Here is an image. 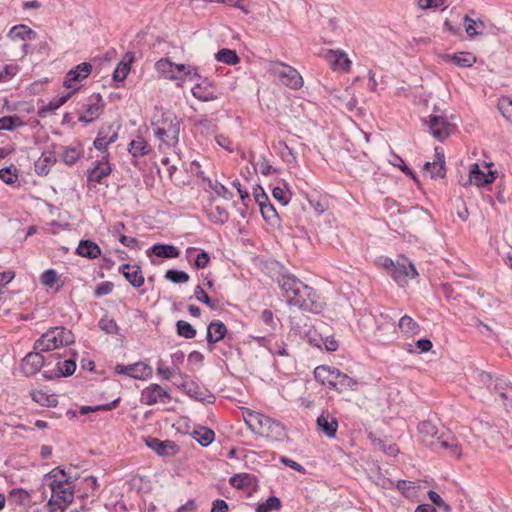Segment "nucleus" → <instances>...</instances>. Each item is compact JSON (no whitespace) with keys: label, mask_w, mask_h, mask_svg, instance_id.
I'll use <instances>...</instances> for the list:
<instances>
[{"label":"nucleus","mask_w":512,"mask_h":512,"mask_svg":"<svg viewBox=\"0 0 512 512\" xmlns=\"http://www.w3.org/2000/svg\"><path fill=\"white\" fill-rule=\"evenodd\" d=\"M46 365V360L40 351L28 353L22 361L23 372L27 376L35 375Z\"/></svg>","instance_id":"18"},{"label":"nucleus","mask_w":512,"mask_h":512,"mask_svg":"<svg viewBox=\"0 0 512 512\" xmlns=\"http://www.w3.org/2000/svg\"><path fill=\"white\" fill-rule=\"evenodd\" d=\"M463 21L465 24V31L470 38L483 34V30L485 28L483 21H476L470 18L468 15L464 16Z\"/></svg>","instance_id":"42"},{"label":"nucleus","mask_w":512,"mask_h":512,"mask_svg":"<svg viewBox=\"0 0 512 512\" xmlns=\"http://www.w3.org/2000/svg\"><path fill=\"white\" fill-rule=\"evenodd\" d=\"M92 72V65L89 62H83L76 67L69 70L65 76L64 86L68 89H73L75 92L79 89L77 83L86 79Z\"/></svg>","instance_id":"10"},{"label":"nucleus","mask_w":512,"mask_h":512,"mask_svg":"<svg viewBox=\"0 0 512 512\" xmlns=\"http://www.w3.org/2000/svg\"><path fill=\"white\" fill-rule=\"evenodd\" d=\"M0 179L6 184H13L18 179V174L12 172L10 167H4L0 169Z\"/></svg>","instance_id":"62"},{"label":"nucleus","mask_w":512,"mask_h":512,"mask_svg":"<svg viewBox=\"0 0 512 512\" xmlns=\"http://www.w3.org/2000/svg\"><path fill=\"white\" fill-rule=\"evenodd\" d=\"M134 60V54L127 52L124 57V61H121L113 72V79L115 81H123L126 79L130 71V63Z\"/></svg>","instance_id":"38"},{"label":"nucleus","mask_w":512,"mask_h":512,"mask_svg":"<svg viewBox=\"0 0 512 512\" xmlns=\"http://www.w3.org/2000/svg\"><path fill=\"white\" fill-rule=\"evenodd\" d=\"M317 427L322 431L328 438H334L337 433L338 421L330 414H321L317 418Z\"/></svg>","instance_id":"23"},{"label":"nucleus","mask_w":512,"mask_h":512,"mask_svg":"<svg viewBox=\"0 0 512 512\" xmlns=\"http://www.w3.org/2000/svg\"><path fill=\"white\" fill-rule=\"evenodd\" d=\"M232 487L238 490L254 489L257 486L256 476L249 473L235 474L229 480Z\"/></svg>","instance_id":"29"},{"label":"nucleus","mask_w":512,"mask_h":512,"mask_svg":"<svg viewBox=\"0 0 512 512\" xmlns=\"http://www.w3.org/2000/svg\"><path fill=\"white\" fill-rule=\"evenodd\" d=\"M427 125L430 133L440 141L449 137L454 130V125L443 116L430 115Z\"/></svg>","instance_id":"9"},{"label":"nucleus","mask_w":512,"mask_h":512,"mask_svg":"<svg viewBox=\"0 0 512 512\" xmlns=\"http://www.w3.org/2000/svg\"><path fill=\"white\" fill-rule=\"evenodd\" d=\"M395 333L396 328L394 323L385 321L383 323L377 324L374 335L377 338L378 342L386 344L394 340Z\"/></svg>","instance_id":"26"},{"label":"nucleus","mask_w":512,"mask_h":512,"mask_svg":"<svg viewBox=\"0 0 512 512\" xmlns=\"http://www.w3.org/2000/svg\"><path fill=\"white\" fill-rule=\"evenodd\" d=\"M498 108L502 115L512 123V100L509 97L499 99Z\"/></svg>","instance_id":"57"},{"label":"nucleus","mask_w":512,"mask_h":512,"mask_svg":"<svg viewBox=\"0 0 512 512\" xmlns=\"http://www.w3.org/2000/svg\"><path fill=\"white\" fill-rule=\"evenodd\" d=\"M253 196L255 199V202L259 205V207H262V205H265L266 203H269V197L264 191V189L260 185H255L253 187Z\"/></svg>","instance_id":"60"},{"label":"nucleus","mask_w":512,"mask_h":512,"mask_svg":"<svg viewBox=\"0 0 512 512\" xmlns=\"http://www.w3.org/2000/svg\"><path fill=\"white\" fill-rule=\"evenodd\" d=\"M253 196L255 199V202L259 205V207H262V205H265L266 203H269V197L264 191V189L260 185H255L253 187Z\"/></svg>","instance_id":"61"},{"label":"nucleus","mask_w":512,"mask_h":512,"mask_svg":"<svg viewBox=\"0 0 512 512\" xmlns=\"http://www.w3.org/2000/svg\"><path fill=\"white\" fill-rule=\"evenodd\" d=\"M73 92L68 93L66 96L59 97L49 102L48 105L39 109L38 114L45 117L48 112H53L62 106L72 95Z\"/></svg>","instance_id":"50"},{"label":"nucleus","mask_w":512,"mask_h":512,"mask_svg":"<svg viewBox=\"0 0 512 512\" xmlns=\"http://www.w3.org/2000/svg\"><path fill=\"white\" fill-rule=\"evenodd\" d=\"M194 297L199 302L206 304L212 310H217L219 308L218 303L212 300L200 285L195 287Z\"/></svg>","instance_id":"54"},{"label":"nucleus","mask_w":512,"mask_h":512,"mask_svg":"<svg viewBox=\"0 0 512 512\" xmlns=\"http://www.w3.org/2000/svg\"><path fill=\"white\" fill-rule=\"evenodd\" d=\"M152 253L161 258H177L180 255L179 249L174 245L155 244L151 247Z\"/></svg>","instance_id":"39"},{"label":"nucleus","mask_w":512,"mask_h":512,"mask_svg":"<svg viewBox=\"0 0 512 512\" xmlns=\"http://www.w3.org/2000/svg\"><path fill=\"white\" fill-rule=\"evenodd\" d=\"M119 272L134 288H139L144 284V275L138 265L123 264L119 267Z\"/></svg>","instance_id":"21"},{"label":"nucleus","mask_w":512,"mask_h":512,"mask_svg":"<svg viewBox=\"0 0 512 512\" xmlns=\"http://www.w3.org/2000/svg\"><path fill=\"white\" fill-rule=\"evenodd\" d=\"M215 58L217 61L229 64V65H234L239 62V57H238L237 53L234 50L227 49V48H223V49L219 50L216 53Z\"/></svg>","instance_id":"49"},{"label":"nucleus","mask_w":512,"mask_h":512,"mask_svg":"<svg viewBox=\"0 0 512 512\" xmlns=\"http://www.w3.org/2000/svg\"><path fill=\"white\" fill-rule=\"evenodd\" d=\"M176 65L168 58H162L155 63L156 71L166 79L182 80V77L176 72Z\"/></svg>","instance_id":"25"},{"label":"nucleus","mask_w":512,"mask_h":512,"mask_svg":"<svg viewBox=\"0 0 512 512\" xmlns=\"http://www.w3.org/2000/svg\"><path fill=\"white\" fill-rule=\"evenodd\" d=\"M8 36L12 40L32 41L37 38V33L27 25L20 24L13 26Z\"/></svg>","instance_id":"31"},{"label":"nucleus","mask_w":512,"mask_h":512,"mask_svg":"<svg viewBox=\"0 0 512 512\" xmlns=\"http://www.w3.org/2000/svg\"><path fill=\"white\" fill-rule=\"evenodd\" d=\"M53 497H56L57 500H53L51 498L48 501V506H53L58 504V501H61L64 503L63 506L59 505V509L61 511H64L66 507L73 502L74 495H73V488L72 480L71 478H65V479H54L52 480L50 484Z\"/></svg>","instance_id":"5"},{"label":"nucleus","mask_w":512,"mask_h":512,"mask_svg":"<svg viewBox=\"0 0 512 512\" xmlns=\"http://www.w3.org/2000/svg\"><path fill=\"white\" fill-rule=\"evenodd\" d=\"M197 68L192 66V65H188V64H177L176 65V72L183 78V76H187L189 77L190 79H193V78H196V77H200L197 73Z\"/></svg>","instance_id":"58"},{"label":"nucleus","mask_w":512,"mask_h":512,"mask_svg":"<svg viewBox=\"0 0 512 512\" xmlns=\"http://www.w3.org/2000/svg\"><path fill=\"white\" fill-rule=\"evenodd\" d=\"M259 435L280 441L284 439L286 432L284 425L280 421L267 416L264 423H262Z\"/></svg>","instance_id":"17"},{"label":"nucleus","mask_w":512,"mask_h":512,"mask_svg":"<svg viewBox=\"0 0 512 512\" xmlns=\"http://www.w3.org/2000/svg\"><path fill=\"white\" fill-rule=\"evenodd\" d=\"M324 57L332 70L344 72L349 71L351 61L344 51L329 49L326 51Z\"/></svg>","instance_id":"15"},{"label":"nucleus","mask_w":512,"mask_h":512,"mask_svg":"<svg viewBox=\"0 0 512 512\" xmlns=\"http://www.w3.org/2000/svg\"><path fill=\"white\" fill-rule=\"evenodd\" d=\"M192 436L201 446L206 447L213 442L215 433L210 428L200 427L193 431Z\"/></svg>","instance_id":"43"},{"label":"nucleus","mask_w":512,"mask_h":512,"mask_svg":"<svg viewBox=\"0 0 512 512\" xmlns=\"http://www.w3.org/2000/svg\"><path fill=\"white\" fill-rule=\"evenodd\" d=\"M82 154L83 149L80 145L68 146L64 148L61 158L66 165L72 166L81 158Z\"/></svg>","instance_id":"41"},{"label":"nucleus","mask_w":512,"mask_h":512,"mask_svg":"<svg viewBox=\"0 0 512 512\" xmlns=\"http://www.w3.org/2000/svg\"><path fill=\"white\" fill-rule=\"evenodd\" d=\"M31 397L34 402L47 407L54 406L57 402L53 395H48L47 393L41 390L33 391L31 393Z\"/></svg>","instance_id":"53"},{"label":"nucleus","mask_w":512,"mask_h":512,"mask_svg":"<svg viewBox=\"0 0 512 512\" xmlns=\"http://www.w3.org/2000/svg\"><path fill=\"white\" fill-rule=\"evenodd\" d=\"M314 377L322 385L340 393L347 390H355L358 385V381L356 379L343 373L338 368L326 365L316 367L314 369Z\"/></svg>","instance_id":"2"},{"label":"nucleus","mask_w":512,"mask_h":512,"mask_svg":"<svg viewBox=\"0 0 512 512\" xmlns=\"http://www.w3.org/2000/svg\"><path fill=\"white\" fill-rule=\"evenodd\" d=\"M118 139V131L113 128V125L103 126L99 129L97 137L93 142V146L101 152H107L110 144Z\"/></svg>","instance_id":"13"},{"label":"nucleus","mask_w":512,"mask_h":512,"mask_svg":"<svg viewBox=\"0 0 512 512\" xmlns=\"http://www.w3.org/2000/svg\"><path fill=\"white\" fill-rule=\"evenodd\" d=\"M74 342L73 333L65 327H54L44 333L34 344V349L48 352Z\"/></svg>","instance_id":"4"},{"label":"nucleus","mask_w":512,"mask_h":512,"mask_svg":"<svg viewBox=\"0 0 512 512\" xmlns=\"http://www.w3.org/2000/svg\"><path fill=\"white\" fill-rule=\"evenodd\" d=\"M99 328L104 331L106 334L117 335L119 334V326L116 323L115 319L108 317L107 315L103 316L98 322Z\"/></svg>","instance_id":"47"},{"label":"nucleus","mask_w":512,"mask_h":512,"mask_svg":"<svg viewBox=\"0 0 512 512\" xmlns=\"http://www.w3.org/2000/svg\"><path fill=\"white\" fill-rule=\"evenodd\" d=\"M128 151L132 156L139 157L147 155L151 151V148L146 140L139 136L130 142Z\"/></svg>","instance_id":"40"},{"label":"nucleus","mask_w":512,"mask_h":512,"mask_svg":"<svg viewBox=\"0 0 512 512\" xmlns=\"http://www.w3.org/2000/svg\"><path fill=\"white\" fill-rule=\"evenodd\" d=\"M391 266V276L397 283H403L406 282L407 278V271L405 269V264H394L392 261H390Z\"/></svg>","instance_id":"55"},{"label":"nucleus","mask_w":512,"mask_h":512,"mask_svg":"<svg viewBox=\"0 0 512 512\" xmlns=\"http://www.w3.org/2000/svg\"><path fill=\"white\" fill-rule=\"evenodd\" d=\"M227 334L226 325L220 320H213L207 327L206 340L210 351L214 349V345L223 340Z\"/></svg>","instance_id":"19"},{"label":"nucleus","mask_w":512,"mask_h":512,"mask_svg":"<svg viewBox=\"0 0 512 512\" xmlns=\"http://www.w3.org/2000/svg\"><path fill=\"white\" fill-rule=\"evenodd\" d=\"M186 374H180L181 381L176 382L177 387L191 398L212 404L215 402V396L206 388L201 387L197 382L188 380Z\"/></svg>","instance_id":"7"},{"label":"nucleus","mask_w":512,"mask_h":512,"mask_svg":"<svg viewBox=\"0 0 512 512\" xmlns=\"http://www.w3.org/2000/svg\"><path fill=\"white\" fill-rule=\"evenodd\" d=\"M418 431L422 436V441L430 446L437 443L438 429L431 421H422L418 425Z\"/></svg>","instance_id":"27"},{"label":"nucleus","mask_w":512,"mask_h":512,"mask_svg":"<svg viewBox=\"0 0 512 512\" xmlns=\"http://www.w3.org/2000/svg\"><path fill=\"white\" fill-rule=\"evenodd\" d=\"M199 252L197 256L194 258V266L196 269H204L210 263V256L206 251L200 250L195 247H189L186 250V256L189 261L192 260L193 254Z\"/></svg>","instance_id":"37"},{"label":"nucleus","mask_w":512,"mask_h":512,"mask_svg":"<svg viewBox=\"0 0 512 512\" xmlns=\"http://www.w3.org/2000/svg\"><path fill=\"white\" fill-rule=\"evenodd\" d=\"M157 374L160 375L163 379L170 380L175 374H182L179 371V368L174 367H165L162 363H159L157 367Z\"/></svg>","instance_id":"59"},{"label":"nucleus","mask_w":512,"mask_h":512,"mask_svg":"<svg viewBox=\"0 0 512 512\" xmlns=\"http://www.w3.org/2000/svg\"><path fill=\"white\" fill-rule=\"evenodd\" d=\"M22 126H24V122L16 114L0 118V130L13 131Z\"/></svg>","instance_id":"44"},{"label":"nucleus","mask_w":512,"mask_h":512,"mask_svg":"<svg viewBox=\"0 0 512 512\" xmlns=\"http://www.w3.org/2000/svg\"><path fill=\"white\" fill-rule=\"evenodd\" d=\"M424 172H427L432 179L444 178L446 175L444 154L433 162H426Z\"/></svg>","instance_id":"34"},{"label":"nucleus","mask_w":512,"mask_h":512,"mask_svg":"<svg viewBox=\"0 0 512 512\" xmlns=\"http://www.w3.org/2000/svg\"><path fill=\"white\" fill-rule=\"evenodd\" d=\"M271 72L283 85L298 90L303 86V78L299 72L282 62H275L271 66Z\"/></svg>","instance_id":"6"},{"label":"nucleus","mask_w":512,"mask_h":512,"mask_svg":"<svg viewBox=\"0 0 512 512\" xmlns=\"http://www.w3.org/2000/svg\"><path fill=\"white\" fill-rule=\"evenodd\" d=\"M208 217L215 224H224L228 221L229 214L224 207L217 205L208 211Z\"/></svg>","instance_id":"45"},{"label":"nucleus","mask_w":512,"mask_h":512,"mask_svg":"<svg viewBox=\"0 0 512 512\" xmlns=\"http://www.w3.org/2000/svg\"><path fill=\"white\" fill-rule=\"evenodd\" d=\"M114 284L111 281L101 282L94 290V296L99 298L113 291Z\"/></svg>","instance_id":"63"},{"label":"nucleus","mask_w":512,"mask_h":512,"mask_svg":"<svg viewBox=\"0 0 512 512\" xmlns=\"http://www.w3.org/2000/svg\"><path fill=\"white\" fill-rule=\"evenodd\" d=\"M56 163V155L54 151H44L39 159L35 162V172L39 176H46L50 172V168Z\"/></svg>","instance_id":"24"},{"label":"nucleus","mask_w":512,"mask_h":512,"mask_svg":"<svg viewBox=\"0 0 512 512\" xmlns=\"http://www.w3.org/2000/svg\"><path fill=\"white\" fill-rule=\"evenodd\" d=\"M76 370V362L72 359L65 360L63 362H57V369L54 374H49L48 371H44L43 375L46 379H52L55 377H67L71 376Z\"/></svg>","instance_id":"33"},{"label":"nucleus","mask_w":512,"mask_h":512,"mask_svg":"<svg viewBox=\"0 0 512 512\" xmlns=\"http://www.w3.org/2000/svg\"><path fill=\"white\" fill-rule=\"evenodd\" d=\"M437 443L440 444V446L443 449H446L449 451V454L452 457H455L459 459L462 455V448L459 442L452 436L446 437L444 434H441L440 437H437Z\"/></svg>","instance_id":"35"},{"label":"nucleus","mask_w":512,"mask_h":512,"mask_svg":"<svg viewBox=\"0 0 512 512\" xmlns=\"http://www.w3.org/2000/svg\"><path fill=\"white\" fill-rule=\"evenodd\" d=\"M177 334L186 339H192L196 336V329L184 320H178L176 323Z\"/></svg>","instance_id":"52"},{"label":"nucleus","mask_w":512,"mask_h":512,"mask_svg":"<svg viewBox=\"0 0 512 512\" xmlns=\"http://www.w3.org/2000/svg\"><path fill=\"white\" fill-rule=\"evenodd\" d=\"M260 211L263 219L267 223L274 225L279 222V215L271 202L262 205V207H260Z\"/></svg>","instance_id":"48"},{"label":"nucleus","mask_w":512,"mask_h":512,"mask_svg":"<svg viewBox=\"0 0 512 512\" xmlns=\"http://www.w3.org/2000/svg\"><path fill=\"white\" fill-rule=\"evenodd\" d=\"M442 59L446 62H453L459 67H471L476 63V56L470 52H458L454 54H444Z\"/></svg>","instance_id":"28"},{"label":"nucleus","mask_w":512,"mask_h":512,"mask_svg":"<svg viewBox=\"0 0 512 512\" xmlns=\"http://www.w3.org/2000/svg\"><path fill=\"white\" fill-rule=\"evenodd\" d=\"M120 401H121V398L118 397L115 400H113L107 404L96 405V406H82V407H80L79 412L81 415H86L90 412H96V411H102V410L110 411V410L115 409L119 405Z\"/></svg>","instance_id":"46"},{"label":"nucleus","mask_w":512,"mask_h":512,"mask_svg":"<svg viewBox=\"0 0 512 512\" xmlns=\"http://www.w3.org/2000/svg\"><path fill=\"white\" fill-rule=\"evenodd\" d=\"M115 372L140 380H146L152 376V368L143 362H137L131 365L117 364Z\"/></svg>","instance_id":"11"},{"label":"nucleus","mask_w":512,"mask_h":512,"mask_svg":"<svg viewBox=\"0 0 512 512\" xmlns=\"http://www.w3.org/2000/svg\"><path fill=\"white\" fill-rule=\"evenodd\" d=\"M496 171L489 170L488 173L482 171L477 163L473 164L469 171L468 183H474L477 186H484L492 183L496 178Z\"/></svg>","instance_id":"22"},{"label":"nucleus","mask_w":512,"mask_h":512,"mask_svg":"<svg viewBox=\"0 0 512 512\" xmlns=\"http://www.w3.org/2000/svg\"><path fill=\"white\" fill-rule=\"evenodd\" d=\"M76 253L88 259H96L101 255L100 247L91 240H81Z\"/></svg>","instance_id":"32"},{"label":"nucleus","mask_w":512,"mask_h":512,"mask_svg":"<svg viewBox=\"0 0 512 512\" xmlns=\"http://www.w3.org/2000/svg\"><path fill=\"white\" fill-rule=\"evenodd\" d=\"M398 328L407 337L415 336L420 332L419 324L409 315L400 318Z\"/></svg>","instance_id":"36"},{"label":"nucleus","mask_w":512,"mask_h":512,"mask_svg":"<svg viewBox=\"0 0 512 512\" xmlns=\"http://www.w3.org/2000/svg\"><path fill=\"white\" fill-rule=\"evenodd\" d=\"M165 278L173 283H186L189 281V275L185 271L169 269L165 273Z\"/></svg>","instance_id":"56"},{"label":"nucleus","mask_w":512,"mask_h":512,"mask_svg":"<svg viewBox=\"0 0 512 512\" xmlns=\"http://www.w3.org/2000/svg\"><path fill=\"white\" fill-rule=\"evenodd\" d=\"M266 417V415L252 411L250 409H245V411H243V419L246 425L252 432L256 434L260 433L262 423H264Z\"/></svg>","instance_id":"30"},{"label":"nucleus","mask_w":512,"mask_h":512,"mask_svg":"<svg viewBox=\"0 0 512 512\" xmlns=\"http://www.w3.org/2000/svg\"><path fill=\"white\" fill-rule=\"evenodd\" d=\"M163 398L170 400V394L160 385L153 383L142 390L140 401L142 404L152 406L161 401Z\"/></svg>","instance_id":"14"},{"label":"nucleus","mask_w":512,"mask_h":512,"mask_svg":"<svg viewBox=\"0 0 512 512\" xmlns=\"http://www.w3.org/2000/svg\"><path fill=\"white\" fill-rule=\"evenodd\" d=\"M192 95L200 101L207 102L213 101L218 98L216 89L214 88L211 81L207 78L203 79L200 83H197L191 89Z\"/></svg>","instance_id":"20"},{"label":"nucleus","mask_w":512,"mask_h":512,"mask_svg":"<svg viewBox=\"0 0 512 512\" xmlns=\"http://www.w3.org/2000/svg\"><path fill=\"white\" fill-rule=\"evenodd\" d=\"M278 284L287 303L307 312L320 313L324 303L316 291L300 281L296 276L283 274L278 278Z\"/></svg>","instance_id":"1"},{"label":"nucleus","mask_w":512,"mask_h":512,"mask_svg":"<svg viewBox=\"0 0 512 512\" xmlns=\"http://www.w3.org/2000/svg\"><path fill=\"white\" fill-rule=\"evenodd\" d=\"M58 280L57 272L53 269L46 270L41 275V281L48 287H53Z\"/></svg>","instance_id":"64"},{"label":"nucleus","mask_w":512,"mask_h":512,"mask_svg":"<svg viewBox=\"0 0 512 512\" xmlns=\"http://www.w3.org/2000/svg\"><path fill=\"white\" fill-rule=\"evenodd\" d=\"M281 501L276 496H270L262 503H259L256 507V512H271L272 510H280Z\"/></svg>","instance_id":"51"},{"label":"nucleus","mask_w":512,"mask_h":512,"mask_svg":"<svg viewBox=\"0 0 512 512\" xmlns=\"http://www.w3.org/2000/svg\"><path fill=\"white\" fill-rule=\"evenodd\" d=\"M108 156L109 153L103 156L102 160L96 161L95 166L92 169L88 170L87 181L89 183L102 184L104 178L108 177L111 174L112 168L108 161Z\"/></svg>","instance_id":"12"},{"label":"nucleus","mask_w":512,"mask_h":512,"mask_svg":"<svg viewBox=\"0 0 512 512\" xmlns=\"http://www.w3.org/2000/svg\"><path fill=\"white\" fill-rule=\"evenodd\" d=\"M146 445L160 456H174L178 453L179 448L174 441L160 440L155 437H147Z\"/></svg>","instance_id":"16"},{"label":"nucleus","mask_w":512,"mask_h":512,"mask_svg":"<svg viewBox=\"0 0 512 512\" xmlns=\"http://www.w3.org/2000/svg\"><path fill=\"white\" fill-rule=\"evenodd\" d=\"M105 108V102L99 93L92 94L85 104V112L82 113L78 120L89 124L99 118Z\"/></svg>","instance_id":"8"},{"label":"nucleus","mask_w":512,"mask_h":512,"mask_svg":"<svg viewBox=\"0 0 512 512\" xmlns=\"http://www.w3.org/2000/svg\"><path fill=\"white\" fill-rule=\"evenodd\" d=\"M156 138L167 147H175L179 141L180 120L171 111H164L160 117L152 121Z\"/></svg>","instance_id":"3"}]
</instances>
